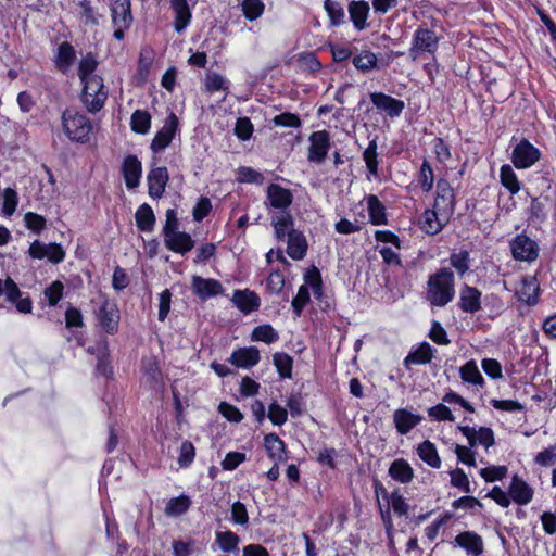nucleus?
Here are the masks:
<instances>
[{"label":"nucleus","mask_w":556,"mask_h":556,"mask_svg":"<svg viewBox=\"0 0 556 556\" xmlns=\"http://www.w3.org/2000/svg\"><path fill=\"white\" fill-rule=\"evenodd\" d=\"M308 161L320 164L330 149V136L326 130L314 131L309 136Z\"/></svg>","instance_id":"10"},{"label":"nucleus","mask_w":556,"mask_h":556,"mask_svg":"<svg viewBox=\"0 0 556 556\" xmlns=\"http://www.w3.org/2000/svg\"><path fill=\"white\" fill-rule=\"evenodd\" d=\"M84 88L81 92V101L88 112H99L106 99L108 92L104 90V83L101 76H92L81 80Z\"/></svg>","instance_id":"3"},{"label":"nucleus","mask_w":556,"mask_h":556,"mask_svg":"<svg viewBox=\"0 0 556 556\" xmlns=\"http://www.w3.org/2000/svg\"><path fill=\"white\" fill-rule=\"evenodd\" d=\"M450 263L459 276H464L470 267L469 252L467 250H460L457 253H452Z\"/></svg>","instance_id":"49"},{"label":"nucleus","mask_w":556,"mask_h":556,"mask_svg":"<svg viewBox=\"0 0 556 556\" xmlns=\"http://www.w3.org/2000/svg\"><path fill=\"white\" fill-rule=\"evenodd\" d=\"M239 543V535L230 530L216 531L215 533V544L224 553H233L238 551Z\"/></svg>","instance_id":"38"},{"label":"nucleus","mask_w":556,"mask_h":556,"mask_svg":"<svg viewBox=\"0 0 556 556\" xmlns=\"http://www.w3.org/2000/svg\"><path fill=\"white\" fill-rule=\"evenodd\" d=\"M389 476L400 482L408 483L414 478V470L410 465L403 458L393 460L389 467Z\"/></svg>","instance_id":"32"},{"label":"nucleus","mask_w":556,"mask_h":556,"mask_svg":"<svg viewBox=\"0 0 556 556\" xmlns=\"http://www.w3.org/2000/svg\"><path fill=\"white\" fill-rule=\"evenodd\" d=\"M369 98L376 109L384 112L391 118L399 117L405 108V103L402 100L383 92H370Z\"/></svg>","instance_id":"12"},{"label":"nucleus","mask_w":556,"mask_h":556,"mask_svg":"<svg viewBox=\"0 0 556 556\" xmlns=\"http://www.w3.org/2000/svg\"><path fill=\"white\" fill-rule=\"evenodd\" d=\"M292 192L277 184H270L266 190L265 204L268 207L277 208L279 212H289L288 208L292 204Z\"/></svg>","instance_id":"11"},{"label":"nucleus","mask_w":556,"mask_h":556,"mask_svg":"<svg viewBox=\"0 0 556 556\" xmlns=\"http://www.w3.org/2000/svg\"><path fill=\"white\" fill-rule=\"evenodd\" d=\"M231 521L236 525L248 527L249 515L243 503L237 501L231 505Z\"/></svg>","instance_id":"55"},{"label":"nucleus","mask_w":556,"mask_h":556,"mask_svg":"<svg viewBox=\"0 0 556 556\" xmlns=\"http://www.w3.org/2000/svg\"><path fill=\"white\" fill-rule=\"evenodd\" d=\"M507 475L506 466H489L480 470V476L486 482L502 480Z\"/></svg>","instance_id":"62"},{"label":"nucleus","mask_w":556,"mask_h":556,"mask_svg":"<svg viewBox=\"0 0 556 556\" xmlns=\"http://www.w3.org/2000/svg\"><path fill=\"white\" fill-rule=\"evenodd\" d=\"M481 292L476 288L465 285L459 290L458 306L462 312L476 314L481 309Z\"/></svg>","instance_id":"15"},{"label":"nucleus","mask_w":556,"mask_h":556,"mask_svg":"<svg viewBox=\"0 0 556 556\" xmlns=\"http://www.w3.org/2000/svg\"><path fill=\"white\" fill-rule=\"evenodd\" d=\"M168 179L169 176L166 167L152 168L147 177L149 195L153 199L162 198Z\"/></svg>","instance_id":"17"},{"label":"nucleus","mask_w":556,"mask_h":556,"mask_svg":"<svg viewBox=\"0 0 556 556\" xmlns=\"http://www.w3.org/2000/svg\"><path fill=\"white\" fill-rule=\"evenodd\" d=\"M324 7L333 26H339L344 22V10L338 1L325 0Z\"/></svg>","instance_id":"50"},{"label":"nucleus","mask_w":556,"mask_h":556,"mask_svg":"<svg viewBox=\"0 0 556 556\" xmlns=\"http://www.w3.org/2000/svg\"><path fill=\"white\" fill-rule=\"evenodd\" d=\"M424 417L421 415L413 414L405 408L396 409L393 414L395 428L401 434H407Z\"/></svg>","instance_id":"24"},{"label":"nucleus","mask_w":556,"mask_h":556,"mask_svg":"<svg viewBox=\"0 0 556 556\" xmlns=\"http://www.w3.org/2000/svg\"><path fill=\"white\" fill-rule=\"evenodd\" d=\"M455 295L454 273L450 268H440L428 277L426 300L437 307L447 305Z\"/></svg>","instance_id":"1"},{"label":"nucleus","mask_w":556,"mask_h":556,"mask_svg":"<svg viewBox=\"0 0 556 556\" xmlns=\"http://www.w3.org/2000/svg\"><path fill=\"white\" fill-rule=\"evenodd\" d=\"M278 339V332L268 324L255 327L251 334L252 341H261L267 344L276 342Z\"/></svg>","instance_id":"46"},{"label":"nucleus","mask_w":556,"mask_h":556,"mask_svg":"<svg viewBox=\"0 0 556 556\" xmlns=\"http://www.w3.org/2000/svg\"><path fill=\"white\" fill-rule=\"evenodd\" d=\"M273 363L281 378L292 377L293 358L285 353L277 352L273 355Z\"/></svg>","instance_id":"44"},{"label":"nucleus","mask_w":556,"mask_h":556,"mask_svg":"<svg viewBox=\"0 0 556 556\" xmlns=\"http://www.w3.org/2000/svg\"><path fill=\"white\" fill-rule=\"evenodd\" d=\"M428 415L437 421H454L455 417L444 404H437L428 408Z\"/></svg>","instance_id":"57"},{"label":"nucleus","mask_w":556,"mask_h":556,"mask_svg":"<svg viewBox=\"0 0 556 556\" xmlns=\"http://www.w3.org/2000/svg\"><path fill=\"white\" fill-rule=\"evenodd\" d=\"M456 543L465 548L469 554L479 556L483 552V542L480 535L475 532L466 531L455 538Z\"/></svg>","instance_id":"31"},{"label":"nucleus","mask_w":556,"mask_h":556,"mask_svg":"<svg viewBox=\"0 0 556 556\" xmlns=\"http://www.w3.org/2000/svg\"><path fill=\"white\" fill-rule=\"evenodd\" d=\"M429 338L439 345H448L451 343L445 329L437 320L432 321L431 329L429 331Z\"/></svg>","instance_id":"63"},{"label":"nucleus","mask_w":556,"mask_h":556,"mask_svg":"<svg viewBox=\"0 0 556 556\" xmlns=\"http://www.w3.org/2000/svg\"><path fill=\"white\" fill-rule=\"evenodd\" d=\"M273 123L275 126L289 128H299L302 125L300 116L290 112L276 115L273 118Z\"/></svg>","instance_id":"54"},{"label":"nucleus","mask_w":556,"mask_h":556,"mask_svg":"<svg viewBox=\"0 0 556 556\" xmlns=\"http://www.w3.org/2000/svg\"><path fill=\"white\" fill-rule=\"evenodd\" d=\"M113 26L130 27L132 24L130 0H114L111 5Z\"/></svg>","instance_id":"19"},{"label":"nucleus","mask_w":556,"mask_h":556,"mask_svg":"<svg viewBox=\"0 0 556 556\" xmlns=\"http://www.w3.org/2000/svg\"><path fill=\"white\" fill-rule=\"evenodd\" d=\"M17 203L18 198L16 191L12 188L4 189L2 213L5 216H11L15 212Z\"/></svg>","instance_id":"58"},{"label":"nucleus","mask_w":556,"mask_h":556,"mask_svg":"<svg viewBox=\"0 0 556 556\" xmlns=\"http://www.w3.org/2000/svg\"><path fill=\"white\" fill-rule=\"evenodd\" d=\"M459 375L464 383H470L480 388H483L485 384L484 378L479 371L477 363L473 359L468 361L459 368Z\"/></svg>","instance_id":"34"},{"label":"nucleus","mask_w":556,"mask_h":556,"mask_svg":"<svg viewBox=\"0 0 556 556\" xmlns=\"http://www.w3.org/2000/svg\"><path fill=\"white\" fill-rule=\"evenodd\" d=\"M170 9L174 12L175 21L174 28L180 34L189 25L192 14L187 0H170Z\"/></svg>","instance_id":"23"},{"label":"nucleus","mask_w":556,"mask_h":556,"mask_svg":"<svg viewBox=\"0 0 556 556\" xmlns=\"http://www.w3.org/2000/svg\"><path fill=\"white\" fill-rule=\"evenodd\" d=\"M179 130V119L174 112H170L163 127L155 134L151 141V150L154 153L164 151L173 141Z\"/></svg>","instance_id":"6"},{"label":"nucleus","mask_w":556,"mask_h":556,"mask_svg":"<svg viewBox=\"0 0 556 556\" xmlns=\"http://www.w3.org/2000/svg\"><path fill=\"white\" fill-rule=\"evenodd\" d=\"M99 62L96 55L92 52H88L84 55L78 65V77L80 80H85L86 78L98 76L94 74Z\"/></svg>","instance_id":"45"},{"label":"nucleus","mask_w":556,"mask_h":556,"mask_svg":"<svg viewBox=\"0 0 556 556\" xmlns=\"http://www.w3.org/2000/svg\"><path fill=\"white\" fill-rule=\"evenodd\" d=\"M260 359L258 349L256 346H248L235 350L228 361L237 367L250 368L255 366Z\"/></svg>","instance_id":"21"},{"label":"nucleus","mask_w":556,"mask_h":556,"mask_svg":"<svg viewBox=\"0 0 556 556\" xmlns=\"http://www.w3.org/2000/svg\"><path fill=\"white\" fill-rule=\"evenodd\" d=\"M287 254L295 261L303 260L307 252V241L302 231L296 230L290 233L287 238Z\"/></svg>","instance_id":"27"},{"label":"nucleus","mask_w":556,"mask_h":556,"mask_svg":"<svg viewBox=\"0 0 556 556\" xmlns=\"http://www.w3.org/2000/svg\"><path fill=\"white\" fill-rule=\"evenodd\" d=\"M309 301V291L306 285H302L296 295L292 300V308L295 317H300L306 304Z\"/></svg>","instance_id":"53"},{"label":"nucleus","mask_w":556,"mask_h":556,"mask_svg":"<svg viewBox=\"0 0 556 556\" xmlns=\"http://www.w3.org/2000/svg\"><path fill=\"white\" fill-rule=\"evenodd\" d=\"M264 446L271 459H275L276 462L287 460L285 442L276 433H269L265 435Z\"/></svg>","instance_id":"30"},{"label":"nucleus","mask_w":556,"mask_h":556,"mask_svg":"<svg viewBox=\"0 0 556 556\" xmlns=\"http://www.w3.org/2000/svg\"><path fill=\"white\" fill-rule=\"evenodd\" d=\"M540 157L541 151L523 138L513 149L510 159L517 169H527L533 166Z\"/></svg>","instance_id":"5"},{"label":"nucleus","mask_w":556,"mask_h":556,"mask_svg":"<svg viewBox=\"0 0 556 556\" xmlns=\"http://www.w3.org/2000/svg\"><path fill=\"white\" fill-rule=\"evenodd\" d=\"M377 137L371 139L368 147L363 152V160L365 161L368 173L377 177L378 176V152H377Z\"/></svg>","instance_id":"42"},{"label":"nucleus","mask_w":556,"mask_h":556,"mask_svg":"<svg viewBox=\"0 0 556 556\" xmlns=\"http://www.w3.org/2000/svg\"><path fill=\"white\" fill-rule=\"evenodd\" d=\"M433 207L441 212L442 219L445 217L451 218L455 211V193L450 182L445 179H440L437 182V197Z\"/></svg>","instance_id":"8"},{"label":"nucleus","mask_w":556,"mask_h":556,"mask_svg":"<svg viewBox=\"0 0 556 556\" xmlns=\"http://www.w3.org/2000/svg\"><path fill=\"white\" fill-rule=\"evenodd\" d=\"M136 225L142 232H151L155 225V215L152 207L143 203L141 204L135 214Z\"/></svg>","instance_id":"35"},{"label":"nucleus","mask_w":556,"mask_h":556,"mask_svg":"<svg viewBox=\"0 0 556 556\" xmlns=\"http://www.w3.org/2000/svg\"><path fill=\"white\" fill-rule=\"evenodd\" d=\"M191 506V500L188 495L181 494L172 497L165 506L164 513L168 517H178L188 511Z\"/></svg>","instance_id":"40"},{"label":"nucleus","mask_w":556,"mask_h":556,"mask_svg":"<svg viewBox=\"0 0 556 556\" xmlns=\"http://www.w3.org/2000/svg\"><path fill=\"white\" fill-rule=\"evenodd\" d=\"M500 181L511 195L520 191V182L510 165L505 164L500 168Z\"/></svg>","instance_id":"41"},{"label":"nucleus","mask_w":556,"mask_h":556,"mask_svg":"<svg viewBox=\"0 0 556 556\" xmlns=\"http://www.w3.org/2000/svg\"><path fill=\"white\" fill-rule=\"evenodd\" d=\"M434 182V175L430 163L425 160L418 173V184L425 192H429Z\"/></svg>","instance_id":"51"},{"label":"nucleus","mask_w":556,"mask_h":556,"mask_svg":"<svg viewBox=\"0 0 556 556\" xmlns=\"http://www.w3.org/2000/svg\"><path fill=\"white\" fill-rule=\"evenodd\" d=\"M434 349L426 341L421 342L413 349L404 358V366L409 368L410 365H426L433 358Z\"/></svg>","instance_id":"26"},{"label":"nucleus","mask_w":556,"mask_h":556,"mask_svg":"<svg viewBox=\"0 0 556 556\" xmlns=\"http://www.w3.org/2000/svg\"><path fill=\"white\" fill-rule=\"evenodd\" d=\"M242 12L245 18L249 21H255L258 18L265 9L262 0H243L241 3Z\"/></svg>","instance_id":"52"},{"label":"nucleus","mask_w":556,"mask_h":556,"mask_svg":"<svg viewBox=\"0 0 556 556\" xmlns=\"http://www.w3.org/2000/svg\"><path fill=\"white\" fill-rule=\"evenodd\" d=\"M130 127L137 134H147L151 127V115L149 112L136 110L130 117Z\"/></svg>","instance_id":"43"},{"label":"nucleus","mask_w":556,"mask_h":556,"mask_svg":"<svg viewBox=\"0 0 556 556\" xmlns=\"http://www.w3.org/2000/svg\"><path fill=\"white\" fill-rule=\"evenodd\" d=\"M509 496L518 505H527L533 498V489L517 475H514L508 489Z\"/></svg>","instance_id":"18"},{"label":"nucleus","mask_w":556,"mask_h":556,"mask_svg":"<svg viewBox=\"0 0 556 556\" xmlns=\"http://www.w3.org/2000/svg\"><path fill=\"white\" fill-rule=\"evenodd\" d=\"M75 59L76 52L70 42L63 41L59 45L54 60L55 66L59 71L66 73L73 65Z\"/></svg>","instance_id":"29"},{"label":"nucleus","mask_w":556,"mask_h":556,"mask_svg":"<svg viewBox=\"0 0 556 556\" xmlns=\"http://www.w3.org/2000/svg\"><path fill=\"white\" fill-rule=\"evenodd\" d=\"M268 418L274 425L281 426L288 419V412L277 402H273L268 407Z\"/></svg>","instance_id":"64"},{"label":"nucleus","mask_w":556,"mask_h":556,"mask_svg":"<svg viewBox=\"0 0 556 556\" xmlns=\"http://www.w3.org/2000/svg\"><path fill=\"white\" fill-rule=\"evenodd\" d=\"M88 352L97 355V358H98V363H97V367H96L97 372L104 377L112 376L113 369H112V366L110 364L109 356H108L106 342L103 341V342L97 344V346L88 348Z\"/></svg>","instance_id":"33"},{"label":"nucleus","mask_w":556,"mask_h":556,"mask_svg":"<svg viewBox=\"0 0 556 556\" xmlns=\"http://www.w3.org/2000/svg\"><path fill=\"white\" fill-rule=\"evenodd\" d=\"M254 127L249 117H239L236 122L235 134L236 136L245 141L251 138Z\"/></svg>","instance_id":"59"},{"label":"nucleus","mask_w":556,"mask_h":556,"mask_svg":"<svg viewBox=\"0 0 556 556\" xmlns=\"http://www.w3.org/2000/svg\"><path fill=\"white\" fill-rule=\"evenodd\" d=\"M369 4L365 1H352L349 4L350 18L356 29L362 30L366 26Z\"/></svg>","instance_id":"36"},{"label":"nucleus","mask_w":556,"mask_h":556,"mask_svg":"<svg viewBox=\"0 0 556 556\" xmlns=\"http://www.w3.org/2000/svg\"><path fill=\"white\" fill-rule=\"evenodd\" d=\"M232 301L235 305L244 314H250L260 307V298L253 291H236Z\"/></svg>","instance_id":"28"},{"label":"nucleus","mask_w":556,"mask_h":556,"mask_svg":"<svg viewBox=\"0 0 556 556\" xmlns=\"http://www.w3.org/2000/svg\"><path fill=\"white\" fill-rule=\"evenodd\" d=\"M121 170L127 189H135L139 186L142 165L136 155H127L123 161Z\"/></svg>","instance_id":"13"},{"label":"nucleus","mask_w":556,"mask_h":556,"mask_svg":"<svg viewBox=\"0 0 556 556\" xmlns=\"http://www.w3.org/2000/svg\"><path fill=\"white\" fill-rule=\"evenodd\" d=\"M440 214L434 207L426 210L420 218L421 229L429 235L439 233L450 220L448 217L442 219Z\"/></svg>","instance_id":"25"},{"label":"nucleus","mask_w":556,"mask_h":556,"mask_svg":"<svg viewBox=\"0 0 556 556\" xmlns=\"http://www.w3.org/2000/svg\"><path fill=\"white\" fill-rule=\"evenodd\" d=\"M24 222L26 227L35 233H40L46 228L47 224L43 216L33 212H27L24 215Z\"/></svg>","instance_id":"56"},{"label":"nucleus","mask_w":556,"mask_h":556,"mask_svg":"<svg viewBox=\"0 0 556 556\" xmlns=\"http://www.w3.org/2000/svg\"><path fill=\"white\" fill-rule=\"evenodd\" d=\"M218 413L231 422H240L243 419L242 413L238 407L227 402H222L218 405Z\"/></svg>","instance_id":"60"},{"label":"nucleus","mask_w":556,"mask_h":556,"mask_svg":"<svg viewBox=\"0 0 556 556\" xmlns=\"http://www.w3.org/2000/svg\"><path fill=\"white\" fill-rule=\"evenodd\" d=\"M438 46L439 37L437 36L435 31L426 26H419L413 35L412 46L409 48V56L415 61L421 54H434Z\"/></svg>","instance_id":"4"},{"label":"nucleus","mask_w":556,"mask_h":556,"mask_svg":"<svg viewBox=\"0 0 556 556\" xmlns=\"http://www.w3.org/2000/svg\"><path fill=\"white\" fill-rule=\"evenodd\" d=\"M353 65L361 72L366 73L377 67V56L370 51H362L353 58Z\"/></svg>","instance_id":"47"},{"label":"nucleus","mask_w":556,"mask_h":556,"mask_svg":"<svg viewBox=\"0 0 556 556\" xmlns=\"http://www.w3.org/2000/svg\"><path fill=\"white\" fill-rule=\"evenodd\" d=\"M192 291L202 300L216 296L224 292V288L218 280L212 278L192 277Z\"/></svg>","instance_id":"16"},{"label":"nucleus","mask_w":556,"mask_h":556,"mask_svg":"<svg viewBox=\"0 0 556 556\" xmlns=\"http://www.w3.org/2000/svg\"><path fill=\"white\" fill-rule=\"evenodd\" d=\"M64 132L72 141H89L92 126L90 119L74 109H66L62 114Z\"/></svg>","instance_id":"2"},{"label":"nucleus","mask_w":556,"mask_h":556,"mask_svg":"<svg viewBox=\"0 0 556 556\" xmlns=\"http://www.w3.org/2000/svg\"><path fill=\"white\" fill-rule=\"evenodd\" d=\"M271 225L277 240L283 241L290 237V233L296 231L294 219L290 212H277L271 216Z\"/></svg>","instance_id":"20"},{"label":"nucleus","mask_w":556,"mask_h":556,"mask_svg":"<svg viewBox=\"0 0 556 556\" xmlns=\"http://www.w3.org/2000/svg\"><path fill=\"white\" fill-rule=\"evenodd\" d=\"M164 242L168 250L182 255L191 251L194 247V240L189 233L184 231L169 233L168 237H164Z\"/></svg>","instance_id":"22"},{"label":"nucleus","mask_w":556,"mask_h":556,"mask_svg":"<svg viewBox=\"0 0 556 556\" xmlns=\"http://www.w3.org/2000/svg\"><path fill=\"white\" fill-rule=\"evenodd\" d=\"M369 220L372 225H386V207L377 195L370 194L366 198Z\"/></svg>","instance_id":"37"},{"label":"nucleus","mask_w":556,"mask_h":556,"mask_svg":"<svg viewBox=\"0 0 556 556\" xmlns=\"http://www.w3.org/2000/svg\"><path fill=\"white\" fill-rule=\"evenodd\" d=\"M451 484L455 488L460 489L465 493H470V482L467 475L460 468H456L450 472Z\"/></svg>","instance_id":"61"},{"label":"nucleus","mask_w":556,"mask_h":556,"mask_svg":"<svg viewBox=\"0 0 556 556\" xmlns=\"http://www.w3.org/2000/svg\"><path fill=\"white\" fill-rule=\"evenodd\" d=\"M28 254L30 257L36 260L47 258L53 264L61 263L65 257V251L59 243H42L39 240H35L29 249Z\"/></svg>","instance_id":"9"},{"label":"nucleus","mask_w":556,"mask_h":556,"mask_svg":"<svg viewBox=\"0 0 556 556\" xmlns=\"http://www.w3.org/2000/svg\"><path fill=\"white\" fill-rule=\"evenodd\" d=\"M513 257L520 262H533L539 256L538 243L525 233L517 235L510 242Z\"/></svg>","instance_id":"7"},{"label":"nucleus","mask_w":556,"mask_h":556,"mask_svg":"<svg viewBox=\"0 0 556 556\" xmlns=\"http://www.w3.org/2000/svg\"><path fill=\"white\" fill-rule=\"evenodd\" d=\"M98 319L101 327L110 334L117 331L119 312L116 305L104 300L98 311Z\"/></svg>","instance_id":"14"},{"label":"nucleus","mask_w":556,"mask_h":556,"mask_svg":"<svg viewBox=\"0 0 556 556\" xmlns=\"http://www.w3.org/2000/svg\"><path fill=\"white\" fill-rule=\"evenodd\" d=\"M417 454L430 467L440 468L441 458L438 454L435 445L429 440H426L418 445Z\"/></svg>","instance_id":"39"},{"label":"nucleus","mask_w":556,"mask_h":556,"mask_svg":"<svg viewBox=\"0 0 556 556\" xmlns=\"http://www.w3.org/2000/svg\"><path fill=\"white\" fill-rule=\"evenodd\" d=\"M546 219L545 204L538 197L531 198L530 206L528 207L529 223L541 224Z\"/></svg>","instance_id":"48"}]
</instances>
